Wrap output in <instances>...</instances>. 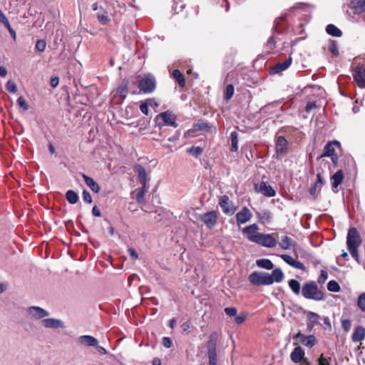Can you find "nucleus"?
<instances>
[{
  "label": "nucleus",
  "mask_w": 365,
  "mask_h": 365,
  "mask_svg": "<svg viewBox=\"0 0 365 365\" xmlns=\"http://www.w3.org/2000/svg\"><path fill=\"white\" fill-rule=\"evenodd\" d=\"M302 294L304 298L314 301H322L324 299L323 292L318 288L317 283L314 281L303 284Z\"/></svg>",
  "instance_id": "1"
},
{
  "label": "nucleus",
  "mask_w": 365,
  "mask_h": 365,
  "mask_svg": "<svg viewBox=\"0 0 365 365\" xmlns=\"http://www.w3.org/2000/svg\"><path fill=\"white\" fill-rule=\"evenodd\" d=\"M218 341L217 333L214 331L212 332L208 337V340L206 343V347L207 349V355L209 359V365H217V344Z\"/></svg>",
  "instance_id": "2"
},
{
  "label": "nucleus",
  "mask_w": 365,
  "mask_h": 365,
  "mask_svg": "<svg viewBox=\"0 0 365 365\" xmlns=\"http://www.w3.org/2000/svg\"><path fill=\"white\" fill-rule=\"evenodd\" d=\"M249 280L253 285H270L273 280L269 273L254 272L249 276Z\"/></svg>",
  "instance_id": "3"
},
{
  "label": "nucleus",
  "mask_w": 365,
  "mask_h": 365,
  "mask_svg": "<svg viewBox=\"0 0 365 365\" xmlns=\"http://www.w3.org/2000/svg\"><path fill=\"white\" fill-rule=\"evenodd\" d=\"M138 86L144 93H151L156 88V81L154 77L145 76L138 79Z\"/></svg>",
  "instance_id": "4"
},
{
  "label": "nucleus",
  "mask_w": 365,
  "mask_h": 365,
  "mask_svg": "<svg viewBox=\"0 0 365 365\" xmlns=\"http://www.w3.org/2000/svg\"><path fill=\"white\" fill-rule=\"evenodd\" d=\"M262 247L272 248L274 247L277 242L273 234H262L258 235L257 240L255 242Z\"/></svg>",
  "instance_id": "5"
},
{
  "label": "nucleus",
  "mask_w": 365,
  "mask_h": 365,
  "mask_svg": "<svg viewBox=\"0 0 365 365\" xmlns=\"http://www.w3.org/2000/svg\"><path fill=\"white\" fill-rule=\"evenodd\" d=\"M361 244V239L357 229L351 227L346 237L347 247H359Z\"/></svg>",
  "instance_id": "6"
},
{
  "label": "nucleus",
  "mask_w": 365,
  "mask_h": 365,
  "mask_svg": "<svg viewBox=\"0 0 365 365\" xmlns=\"http://www.w3.org/2000/svg\"><path fill=\"white\" fill-rule=\"evenodd\" d=\"M198 219L202 221L207 228H213L217 220V215L215 211H210L205 214L200 215Z\"/></svg>",
  "instance_id": "7"
},
{
  "label": "nucleus",
  "mask_w": 365,
  "mask_h": 365,
  "mask_svg": "<svg viewBox=\"0 0 365 365\" xmlns=\"http://www.w3.org/2000/svg\"><path fill=\"white\" fill-rule=\"evenodd\" d=\"M27 314L31 319H42L49 315L47 310L36 306L29 307L27 309Z\"/></svg>",
  "instance_id": "8"
},
{
  "label": "nucleus",
  "mask_w": 365,
  "mask_h": 365,
  "mask_svg": "<svg viewBox=\"0 0 365 365\" xmlns=\"http://www.w3.org/2000/svg\"><path fill=\"white\" fill-rule=\"evenodd\" d=\"M219 205L223 212L226 215H231L234 214L236 210L232 202L230 200L227 195H222L220 197Z\"/></svg>",
  "instance_id": "9"
},
{
  "label": "nucleus",
  "mask_w": 365,
  "mask_h": 365,
  "mask_svg": "<svg viewBox=\"0 0 365 365\" xmlns=\"http://www.w3.org/2000/svg\"><path fill=\"white\" fill-rule=\"evenodd\" d=\"M259 227L257 224H252L243 228L242 233L247 235L249 241L252 242H256L258 238V235H260L257 231Z\"/></svg>",
  "instance_id": "10"
},
{
  "label": "nucleus",
  "mask_w": 365,
  "mask_h": 365,
  "mask_svg": "<svg viewBox=\"0 0 365 365\" xmlns=\"http://www.w3.org/2000/svg\"><path fill=\"white\" fill-rule=\"evenodd\" d=\"M162 119L164 125L177 128L178 124L176 123V116L170 111L160 113L156 117V120Z\"/></svg>",
  "instance_id": "11"
},
{
  "label": "nucleus",
  "mask_w": 365,
  "mask_h": 365,
  "mask_svg": "<svg viewBox=\"0 0 365 365\" xmlns=\"http://www.w3.org/2000/svg\"><path fill=\"white\" fill-rule=\"evenodd\" d=\"M344 178V175L342 170H339L331 176L330 180L331 185V190L334 193L339 192L338 187L339 185L342 183Z\"/></svg>",
  "instance_id": "12"
},
{
  "label": "nucleus",
  "mask_w": 365,
  "mask_h": 365,
  "mask_svg": "<svg viewBox=\"0 0 365 365\" xmlns=\"http://www.w3.org/2000/svg\"><path fill=\"white\" fill-rule=\"evenodd\" d=\"M294 339H299L300 342L309 348L314 346L316 344V337L314 335L305 336L299 331L297 334L293 336Z\"/></svg>",
  "instance_id": "13"
},
{
  "label": "nucleus",
  "mask_w": 365,
  "mask_h": 365,
  "mask_svg": "<svg viewBox=\"0 0 365 365\" xmlns=\"http://www.w3.org/2000/svg\"><path fill=\"white\" fill-rule=\"evenodd\" d=\"M353 77L360 88H365V68L360 66H356L354 70Z\"/></svg>",
  "instance_id": "14"
},
{
  "label": "nucleus",
  "mask_w": 365,
  "mask_h": 365,
  "mask_svg": "<svg viewBox=\"0 0 365 365\" xmlns=\"http://www.w3.org/2000/svg\"><path fill=\"white\" fill-rule=\"evenodd\" d=\"M335 147H340L339 142L334 140L327 143L324 146V153L319 157V158L324 157H332L336 155V154L335 153Z\"/></svg>",
  "instance_id": "15"
},
{
  "label": "nucleus",
  "mask_w": 365,
  "mask_h": 365,
  "mask_svg": "<svg viewBox=\"0 0 365 365\" xmlns=\"http://www.w3.org/2000/svg\"><path fill=\"white\" fill-rule=\"evenodd\" d=\"M41 323L42 326L48 329H63L65 327L61 320L54 318L44 319L41 320Z\"/></svg>",
  "instance_id": "16"
},
{
  "label": "nucleus",
  "mask_w": 365,
  "mask_h": 365,
  "mask_svg": "<svg viewBox=\"0 0 365 365\" xmlns=\"http://www.w3.org/2000/svg\"><path fill=\"white\" fill-rule=\"evenodd\" d=\"M252 213L247 207H243L242 210L237 213L236 220L238 225L244 224L250 220L252 218Z\"/></svg>",
  "instance_id": "17"
},
{
  "label": "nucleus",
  "mask_w": 365,
  "mask_h": 365,
  "mask_svg": "<svg viewBox=\"0 0 365 365\" xmlns=\"http://www.w3.org/2000/svg\"><path fill=\"white\" fill-rule=\"evenodd\" d=\"M280 257L286 263H287L289 265L292 266L294 268H296V269H300V270H304L305 268H306L302 262H301L300 261L294 259L292 256H290L289 255L283 254V255H280Z\"/></svg>",
  "instance_id": "18"
},
{
  "label": "nucleus",
  "mask_w": 365,
  "mask_h": 365,
  "mask_svg": "<svg viewBox=\"0 0 365 365\" xmlns=\"http://www.w3.org/2000/svg\"><path fill=\"white\" fill-rule=\"evenodd\" d=\"M288 142L283 136L277 138L275 150L277 155H284L287 151Z\"/></svg>",
  "instance_id": "19"
},
{
  "label": "nucleus",
  "mask_w": 365,
  "mask_h": 365,
  "mask_svg": "<svg viewBox=\"0 0 365 365\" xmlns=\"http://www.w3.org/2000/svg\"><path fill=\"white\" fill-rule=\"evenodd\" d=\"M128 84L129 81L128 79L124 78L123 80L122 84L119 86L113 92L114 96H120L124 100L127 96L128 92Z\"/></svg>",
  "instance_id": "20"
},
{
  "label": "nucleus",
  "mask_w": 365,
  "mask_h": 365,
  "mask_svg": "<svg viewBox=\"0 0 365 365\" xmlns=\"http://www.w3.org/2000/svg\"><path fill=\"white\" fill-rule=\"evenodd\" d=\"M78 342L86 346H96L98 341L96 338L91 335H83L78 337Z\"/></svg>",
  "instance_id": "21"
},
{
  "label": "nucleus",
  "mask_w": 365,
  "mask_h": 365,
  "mask_svg": "<svg viewBox=\"0 0 365 365\" xmlns=\"http://www.w3.org/2000/svg\"><path fill=\"white\" fill-rule=\"evenodd\" d=\"M304 351L300 346L295 347L290 355L292 361L294 363L302 361L304 359Z\"/></svg>",
  "instance_id": "22"
},
{
  "label": "nucleus",
  "mask_w": 365,
  "mask_h": 365,
  "mask_svg": "<svg viewBox=\"0 0 365 365\" xmlns=\"http://www.w3.org/2000/svg\"><path fill=\"white\" fill-rule=\"evenodd\" d=\"M135 170L138 173V177L140 182L144 187L147 184V173L145 169L140 164H137L134 167Z\"/></svg>",
  "instance_id": "23"
},
{
  "label": "nucleus",
  "mask_w": 365,
  "mask_h": 365,
  "mask_svg": "<svg viewBox=\"0 0 365 365\" xmlns=\"http://www.w3.org/2000/svg\"><path fill=\"white\" fill-rule=\"evenodd\" d=\"M307 317L308 319L307 328L309 330H311L316 324L319 323V320L320 319V316L313 312H308L307 314Z\"/></svg>",
  "instance_id": "24"
},
{
  "label": "nucleus",
  "mask_w": 365,
  "mask_h": 365,
  "mask_svg": "<svg viewBox=\"0 0 365 365\" xmlns=\"http://www.w3.org/2000/svg\"><path fill=\"white\" fill-rule=\"evenodd\" d=\"M82 177H83L86 185L88 186L93 192H94L96 193L99 192L100 186L92 178H91L85 174H83Z\"/></svg>",
  "instance_id": "25"
},
{
  "label": "nucleus",
  "mask_w": 365,
  "mask_h": 365,
  "mask_svg": "<svg viewBox=\"0 0 365 365\" xmlns=\"http://www.w3.org/2000/svg\"><path fill=\"white\" fill-rule=\"evenodd\" d=\"M352 341L354 342H359L362 341L365 338V329L361 326H358L354 329L352 334Z\"/></svg>",
  "instance_id": "26"
},
{
  "label": "nucleus",
  "mask_w": 365,
  "mask_h": 365,
  "mask_svg": "<svg viewBox=\"0 0 365 365\" xmlns=\"http://www.w3.org/2000/svg\"><path fill=\"white\" fill-rule=\"evenodd\" d=\"M259 191L265 196L274 197L276 192L272 187L265 182H262L259 185Z\"/></svg>",
  "instance_id": "27"
},
{
  "label": "nucleus",
  "mask_w": 365,
  "mask_h": 365,
  "mask_svg": "<svg viewBox=\"0 0 365 365\" xmlns=\"http://www.w3.org/2000/svg\"><path fill=\"white\" fill-rule=\"evenodd\" d=\"M257 216L262 224L269 223L272 219V215L269 210H262L257 212Z\"/></svg>",
  "instance_id": "28"
},
{
  "label": "nucleus",
  "mask_w": 365,
  "mask_h": 365,
  "mask_svg": "<svg viewBox=\"0 0 365 365\" xmlns=\"http://www.w3.org/2000/svg\"><path fill=\"white\" fill-rule=\"evenodd\" d=\"M279 247L282 250H289L291 247H294L297 245V242L288 236H284L279 243Z\"/></svg>",
  "instance_id": "29"
},
{
  "label": "nucleus",
  "mask_w": 365,
  "mask_h": 365,
  "mask_svg": "<svg viewBox=\"0 0 365 365\" xmlns=\"http://www.w3.org/2000/svg\"><path fill=\"white\" fill-rule=\"evenodd\" d=\"M292 62V58L291 56H289L288 58L284 60L283 62H279L277 63L273 70L274 73H279L282 71L286 70L289 66L291 65Z\"/></svg>",
  "instance_id": "30"
},
{
  "label": "nucleus",
  "mask_w": 365,
  "mask_h": 365,
  "mask_svg": "<svg viewBox=\"0 0 365 365\" xmlns=\"http://www.w3.org/2000/svg\"><path fill=\"white\" fill-rule=\"evenodd\" d=\"M172 77L175 79V81L178 83V85L184 88L185 86V78L184 75L178 69H175L173 71Z\"/></svg>",
  "instance_id": "31"
},
{
  "label": "nucleus",
  "mask_w": 365,
  "mask_h": 365,
  "mask_svg": "<svg viewBox=\"0 0 365 365\" xmlns=\"http://www.w3.org/2000/svg\"><path fill=\"white\" fill-rule=\"evenodd\" d=\"M269 277L273 280V283L275 282H281L284 279V273L279 268L274 269L272 274H269Z\"/></svg>",
  "instance_id": "32"
},
{
  "label": "nucleus",
  "mask_w": 365,
  "mask_h": 365,
  "mask_svg": "<svg viewBox=\"0 0 365 365\" xmlns=\"http://www.w3.org/2000/svg\"><path fill=\"white\" fill-rule=\"evenodd\" d=\"M326 31L329 35L335 37H340L342 35L341 31L334 24L327 25Z\"/></svg>",
  "instance_id": "33"
},
{
  "label": "nucleus",
  "mask_w": 365,
  "mask_h": 365,
  "mask_svg": "<svg viewBox=\"0 0 365 365\" xmlns=\"http://www.w3.org/2000/svg\"><path fill=\"white\" fill-rule=\"evenodd\" d=\"M256 264L261 268L270 270L273 269L274 264L270 259H257Z\"/></svg>",
  "instance_id": "34"
},
{
  "label": "nucleus",
  "mask_w": 365,
  "mask_h": 365,
  "mask_svg": "<svg viewBox=\"0 0 365 365\" xmlns=\"http://www.w3.org/2000/svg\"><path fill=\"white\" fill-rule=\"evenodd\" d=\"M66 197L68 202L72 205L77 203L79 200L78 194L73 190H69L66 192Z\"/></svg>",
  "instance_id": "35"
},
{
  "label": "nucleus",
  "mask_w": 365,
  "mask_h": 365,
  "mask_svg": "<svg viewBox=\"0 0 365 365\" xmlns=\"http://www.w3.org/2000/svg\"><path fill=\"white\" fill-rule=\"evenodd\" d=\"M231 140V151L236 152L238 150V133L236 131H232L230 133Z\"/></svg>",
  "instance_id": "36"
},
{
  "label": "nucleus",
  "mask_w": 365,
  "mask_h": 365,
  "mask_svg": "<svg viewBox=\"0 0 365 365\" xmlns=\"http://www.w3.org/2000/svg\"><path fill=\"white\" fill-rule=\"evenodd\" d=\"M289 287L292 291L297 295L299 294L301 285L300 283L296 279H290L288 282Z\"/></svg>",
  "instance_id": "37"
},
{
  "label": "nucleus",
  "mask_w": 365,
  "mask_h": 365,
  "mask_svg": "<svg viewBox=\"0 0 365 365\" xmlns=\"http://www.w3.org/2000/svg\"><path fill=\"white\" fill-rule=\"evenodd\" d=\"M353 7L356 13L365 11V0H354Z\"/></svg>",
  "instance_id": "38"
},
{
  "label": "nucleus",
  "mask_w": 365,
  "mask_h": 365,
  "mask_svg": "<svg viewBox=\"0 0 365 365\" xmlns=\"http://www.w3.org/2000/svg\"><path fill=\"white\" fill-rule=\"evenodd\" d=\"M145 192H146V187H144V185H143V187L138 190L137 194H136V200L138 203L143 204L145 202L144 196H145Z\"/></svg>",
  "instance_id": "39"
},
{
  "label": "nucleus",
  "mask_w": 365,
  "mask_h": 365,
  "mask_svg": "<svg viewBox=\"0 0 365 365\" xmlns=\"http://www.w3.org/2000/svg\"><path fill=\"white\" fill-rule=\"evenodd\" d=\"M187 152L192 156L198 157L202 153L203 149L200 146H192L188 148Z\"/></svg>",
  "instance_id": "40"
},
{
  "label": "nucleus",
  "mask_w": 365,
  "mask_h": 365,
  "mask_svg": "<svg viewBox=\"0 0 365 365\" xmlns=\"http://www.w3.org/2000/svg\"><path fill=\"white\" fill-rule=\"evenodd\" d=\"M327 289L330 292H338L340 291V286L335 280H331L327 284Z\"/></svg>",
  "instance_id": "41"
},
{
  "label": "nucleus",
  "mask_w": 365,
  "mask_h": 365,
  "mask_svg": "<svg viewBox=\"0 0 365 365\" xmlns=\"http://www.w3.org/2000/svg\"><path fill=\"white\" fill-rule=\"evenodd\" d=\"M97 19L102 25H106L110 21V19L106 11L103 12V14H98Z\"/></svg>",
  "instance_id": "42"
},
{
  "label": "nucleus",
  "mask_w": 365,
  "mask_h": 365,
  "mask_svg": "<svg viewBox=\"0 0 365 365\" xmlns=\"http://www.w3.org/2000/svg\"><path fill=\"white\" fill-rule=\"evenodd\" d=\"M235 91V88L232 84H229L226 87L225 94V99L226 101H229L232 98L233 96Z\"/></svg>",
  "instance_id": "43"
},
{
  "label": "nucleus",
  "mask_w": 365,
  "mask_h": 365,
  "mask_svg": "<svg viewBox=\"0 0 365 365\" xmlns=\"http://www.w3.org/2000/svg\"><path fill=\"white\" fill-rule=\"evenodd\" d=\"M16 103L19 106V108H21L24 111H26L29 108V106L26 101L22 96H20L17 99Z\"/></svg>",
  "instance_id": "44"
},
{
  "label": "nucleus",
  "mask_w": 365,
  "mask_h": 365,
  "mask_svg": "<svg viewBox=\"0 0 365 365\" xmlns=\"http://www.w3.org/2000/svg\"><path fill=\"white\" fill-rule=\"evenodd\" d=\"M357 305L362 312H365V292L359 296Z\"/></svg>",
  "instance_id": "45"
},
{
  "label": "nucleus",
  "mask_w": 365,
  "mask_h": 365,
  "mask_svg": "<svg viewBox=\"0 0 365 365\" xmlns=\"http://www.w3.org/2000/svg\"><path fill=\"white\" fill-rule=\"evenodd\" d=\"M329 51L334 55V56H338L339 55V51L337 48V44L335 41H331L329 46Z\"/></svg>",
  "instance_id": "46"
},
{
  "label": "nucleus",
  "mask_w": 365,
  "mask_h": 365,
  "mask_svg": "<svg viewBox=\"0 0 365 365\" xmlns=\"http://www.w3.org/2000/svg\"><path fill=\"white\" fill-rule=\"evenodd\" d=\"M265 47L268 51H272L276 47V41L273 36H271L267 40Z\"/></svg>",
  "instance_id": "47"
},
{
  "label": "nucleus",
  "mask_w": 365,
  "mask_h": 365,
  "mask_svg": "<svg viewBox=\"0 0 365 365\" xmlns=\"http://www.w3.org/2000/svg\"><path fill=\"white\" fill-rule=\"evenodd\" d=\"M348 250L351 255V257L359 263V255H358V247H347Z\"/></svg>",
  "instance_id": "48"
},
{
  "label": "nucleus",
  "mask_w": 365,
  "mask_h": 365,
  "mask_svg": "<svg viewBox=\"0 0 365 365\" xmlns=\"http://www.w3.org/2000/svg\"><path fill=\"white\" fill-rule=\"evenodd\" d=\"M6 88L7 91H9L11 93H15L17 92V86L16 83L12 81H9L6 83Z\"/></svg>",
  "instance_id": "49"
},
{
  "label": "nucleus",
  "mask_w": 365,
  "mask_h": 365,
  "mask_svg": "<svg viewBox=\"0 0 365 365\" xmlns=\"http://www.w3.org/2000/svg\"><path fill=\"white\" fill-rule=\"evenodd\" d=\"M46 43L44 40H38L36 43V49L38 51H43L46 48Z\"/></svg>",
  "instance_id": "50"
},
{
  "label": "nucleus",
  "mask_w": 365,
  "mask_h": 365,
  "mask_svg": "<svg viewBox=\"0 0 365 365\" xmlns=\"http://www.w3.org/2000/svg\"><path fill=\"white\" fill-rule=\"evenodd\" d=\"M341 327L344 331H348L351 329V322L349 319H342Z\"/></svg>",
  "instance_id": "51"
},
{
  "label": "nucleus",
  "mask_w": 365,
  "mask_h": 365,
  "mask_svg": "<svg viewBox=\"0 0 365 365\" xmlns=\"http://www.w3.org/2000/svg\"><path fill=\"white\" fill-rule=\"evenodd\" d=\"M247 317V314H241L240 315L236 314V316H235V321L237 324H241L245 321Z\"/></svg>",
  "instance_id": "52"
},
{
  "label": "nucleus",
  "mask_w": 365,
  "mask_h": 365,
  "mask_svg": "<svg viewBox=\"0 0 365 365\" xmlns=\"http://www.w3.org/2000/svg\"><path fill=\"white\" fill-rule=\"evenodd\" d=\"M83 200L86 202L89 203V204H91L92 202V197H91L90 192L86 190H84L83 191Z\"/></svg>",
  "instance_id": "53"
},
{
  "label": "nucleus",
  "mask_w": 365,
  "mask_h": 365,
  "mask_svg": "<svg viewBox=\"0 0 365 365\" xmlns=\"http://www.w3.org/2000/svg\"><path fill=\"white\" fill-rule=\"evenodd\" d=\"M328 278V273L325 270H321L320 276L318 278V282L319 284H323Z\"/></svg>",
  "instance_id": "54"
},
{
  "label": "nucleus",
  "mask_w": 365,
  "mask_h": 365,
  "mask_svg": "<svg viewBox=\"0 0 365 365\" xmlns=\"http://www.w3.org/2000/svg\"><path fill=\"white\" fill-rule=\"evenodd\" d=\"M225 312L227 315L230 317H235L237 314V309L235 307H226L225 309Z\"/></svg>",
  "instance_id": "55"
},
{
  "label": "nucleus",
  "mask_w": 365,
  "mask_h": 365,
  "mask_svg": "<svg viewBox=\"0 0 365 365\" xmlns=\"http://www.w3.org/2000/svg\"><path fill=\"white\" fill-rule=\"evenodd\" d=\"M331 360V358H325L324 356V354H322L320 357L319 358V365H330L329 361Z\"/></svg>",
  "instance_id": "56"
},
{
  "label": "nucleus",
  "mask_w": 365,
  "mask_h": 365,
  "mask_svg": "<svg viewBox=\"0 0 365 365\" xmlns=\"http://www.w3.org/2000/svg\"><path fill=\"white\" fill-rule=\"evenodd\" d=\"M316 183L319 186V190H321V187L324 185L325 183L324 179L322 178V175L320 173H317V180L315 181Z\"/></svg>",
  "instance_id": "57"
},
{
  "label": "nucleus",
  "mask_w": 365,
  "mask_h": 365,
  "mask_svg": "<svg viewBox=\"0 0 365 365\" xmlns=\"http://www.w3.org/2000/svg\"><path fill=\"white\" fill-rule=\"evenodd\" d=\"M140 110L143 114L148 115V103L147 102L142 103L140 105Z\"/></svg>",
  "instance_id": "58"
},
{
  "label": "nucleus",
  "mask_w": 365,
  "mask_h": 365,
  "mask_svg": "<svg viewBox=\"0 0 365 365\" xmlns=\"http://www.w3.org/2000/svg\"><path fill=\"white\" fill-rule=\"evenodd\" d=\"M318 187H319V186L317 185V183L314 182V183L309 189V192L310 193V195L315 197Z\"/></svg>",
  "instance_id": "59"
},
{
  "label": "nucleus",
  "mask_w": 365,
  "mask_h": 365,
  "mask_svg": "<svg viewBox=\"0 0 365 365\" xmlns=\"http://www.w3.org/2000/svg\"><path fill=\"white\" fill-rule=\"evenodd\" d=\"M0 22L3 24L7 29L11 27L8 19L4 14L0 17Z\"/></svg>",
  "instance_id": "60"
},
{
  "label": "nucleus",
  "mask_w": 365,
  "mask_h": 365,
  "mask_svg": "<svg viewBox=\"0 0 365 365\" xmlns=\"http://www.w3.org/2000/svg\"><path fill=\"white\" fill-rule=\"evenodd\" d=\"M209 128L208 124L206 123H197L194 125L195 130H202Z\"/></svg>",
  "instance_id": "61"
},
{
  "label": "nucleus",
  "mask_w": 365,
  "mask_h": 365,
  "mask_svg": "<svg viewBox=\"0 0 365 365\" xmlns=\"http://www.w3.org/2000/svg\"><path fill=\"white\" fill-rule=\"evenodd\" d=\"M163 344L166 348H170V347H171L173 343H172L171 339L169 337H163Z\"/></svg>",
  "instance_id": "62"
},
{
  "label": "nucleus",
  "mask_w": 365,
  "mask_h": 365,
  "mask_svg": "<svg viewBox=\"0 0 365 365\" xmlns=\"http://www.w3.org/2000/svg\"><path fill=\"white\" fill-rule=\"evenodd\" d=\"M128 253H129L130 256L133 259H138V255L137 252L135 251V250L134 248H132V247L129 248V249L128 250Z\"/></svg>",
  "instance_id": "63"
},
{
  "label": "nucleus",
  "mask_w": 365,
  "mask_h": 365,
  "mask_svg": "<svg viewBox=\"0 0 365 365\" xmlns=\"http://www.w3.org/2000/svg\"><path fill=\"white\" fill-rule=\"evenodd\" d=\"M92 213L96 217H101V210L96 205L92 209Z\"/></svg>",
  "instance_id": "64"
}]
</instances>
